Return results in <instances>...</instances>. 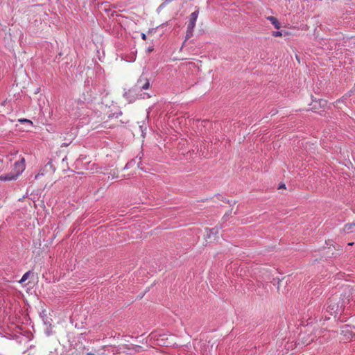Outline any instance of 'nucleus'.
<instances>
[{"label":"nucleus","mask_w":355,"mask_h":355,"mask_svg":"<svg viewBox=\"0 0 355 355\" xmlns=\"http://www.w3.org/2000/svg\"><path fill=\"white\" fill-rule=\"evenodd\" d=\"M28 275H29V273L28 272H26L21 277V280H20V282H25L28 277Z\"/></svg>","instance_id":"obj_9"},{"label":"nucleus","mask_w":355,"mask_h":355,"mask_svg":"<svg viewBox=\"0 0 355 355\" xmlns=\"http://www.w3.org/2000/svg\"><path fill=\"white\" fill-rule=\"evenodd\" d=\"M43 175V173H39L37 175H35V178H38V177H39L40 175Z\"/></svg>","instance_id":"obj_14"},{"label":"nucleus","mask_w":355,"mask_h":355,"mask_svg":"<svg viewBox=\"0 0 355 355\" xmlns=\"http://www.w3.org/2000/svg\"><path fill=\"white\" fill-rule=\"evenodd\" d=\"M137 89H148L150 87V83L147 78L141 76L135 85Z\"/></svg>","instance_id":"obj_4"},{"label":"nucleus","mask_w":355,"mask_h":355,"mask_svg":"<svg viewBox=\"0 0 355 355\" xmlns=\"http://www.w3.org/2000/svg\"><path fill=\"white\" fill-rule=\"evenodd\" d=\"M130 349L128 351V354H135L137 353L141 352L143 348L141 346L131 344Z\"/></svg>","instance_id":"obj_5"},{"label":"nucleus","mask_w":355,"mask_h":355,"mask_svg":"<svg viewBox=\"0 0 355 355\" xmlns=\"http://www.w3.org/2000/svg\"><path fill=\"white\" fill-rule=\"evenodd\" d=\"M343 232L350 233L355 231V221L350 223H347L343 228Z\"/></svg>","instance_id":"obj_6"},{"label":"nucleus","mask_w":355,"mask_h":355,"mask_svg":"<svg viewBox=\"0 0 355 355\" xmlns=\"http://www.w3.org/2000/svg\"><path fill=\"white\" fill-rule=\"evenodd\" d=\"M267 19H268L274 25L275 28H280V24L276 17L273 16H269L267 17Z\"/></svg>","instance_id":"obj_8"},{"label":"nucleus","mask_w":355,"mask_h":355,"mask_svg":"<svg viewBox=\"0 0 355 355\" xmlns=\"http://www.w3.org/2000/svg\"><path fill=\"white\" fill-rule=\"evenodd\" d=\"M147 95V98H150V95L148 94H146Z\"/></svg>","instance_id":"obj_16"},{"label":"nucleus","mask_w":355,"mask_h":355,"mask_svg":"<svg viewBox=\"0 0 355 355\" xmlns=\"http://www.w3.org/2000/svg\"><path fill=\"white\" fill-rule=\"evenodd\" d=\"M19 122H21V123L26 122V123H28L31 125L33 124V122L31 121H30L28 119H19Z\"/></svg>","instance_id":"obj_10"},{"label":"nucleus","mask_w":355,"mask_h":355,"mask_svg":"<svg viewBox=\"0 0 355 355\" xmlns=\"http://www.w3.org/2000/svg\"><path fill=\"white\" fill-rule=\"evenodd\" d=\"M326 104V101H323V105Z\"/></svg>","instance_id":"obj_17"},{"label":"nucleus","mask_w":355,"mask_h":355,"mask_svg":"<svg viewBox=\"0 0 355 355\" xmlns=\"http://www.w3.org/2000/svg\"><path fill=\"white\" fill-rule=\"evenodd\" d=\"M341 340L344 342L350 341L355 339V326L345 324L341 327L340 331Z\"/></svg>","instance_id":"obj_2"},{"label":"nucleus","mask_w":355,"mask_h":355,"mask_svg":"<svg viewBox=\"0 0 355 355\" xmlns=\"http://www.w3.org/2000/svg\"><path fill=\"white\" fill-rule=\"evenodd\" d=\"M25 169V159L21 157L19 160L16 161L14 164V173L8 175H2L0 176L1 181H10L15 180Z\"/></svg>","instance_id":"obj_1"},{"label":"nucleus","mask_w":355,"mask_h":355,"mask_svg":"<svg viewBox=\"0 0 355 355\" xmlns=\"http://www.w3.org/2000/svg\"><path fill=\"white\" fill-rule=\"evenodd\" d=\"M272 35L275 37H279L282 35V33L280 31H276L273 33Z\"/></svg>","instance_id":"obj_11"},{"label":"nucleus","mask_w":355,"mask_h":355,"mask_svg":"<svg viewBox=\"0 0 355 355\" xmlns=\"http://www.w3.org/2000/svg\"><path fill=\"white\" fill-rule=\"evenodd\" d=\"M199 11L198 10L193 12L190 16L189 19L187 24V30L186 33V39H189L193 36V32L194 27L196 26V22L197 18L198 17Z\"/></svg>","instance_id":"obj_3"},{"label":"nucleus","mask_w":355,"mask_h":355,"mask_svg":"<svg viewBox=\"0 0 355 355\" xmlns=\"http://www.w3.org/2000/svg\"><path fill=\"white\" fill-rule=\"evenodd\" d=\"M87 355H94V354L91 353V352H89V353L87 354Z\"/></svg>","instance_id":"obj_15"},{"label":"nucleus","mask_w":355,"mask_h":355,"mask_svg":"<svg viewBox=\"0 0 355 355\" xmlns=\"http://www.w3.org/2000/svg\"><path fill=\"white\" fill-rule=\"evenodd\" d=\"M141 38L144 40H146V35L145 33H141Z\"/></svg>","instance_id":"obj_12"},{"label":"nucleus","mask_w":355,"mask_h":355,"mask_svg":"<svg viewBox=\"0 0 355 355\" xmlns=\"http://www.w3.org/2000/svg\"><path fill=\"white\" fill-rule=\"evenodd\" d=\"M282 188H285V184H282L279 185V189H282Z\"/></svg>","instance_id":"obj_13"},{"label":"nucleus","mask_w":355,"mask_h":355,"mask_svg":"<svg viewBox=\"0 0 355 355\" xmlns=\"http://www.w3.org/2000/svg\"><path fill=\"white\" fill-rule=\"evenodd\" d=\"M131 347V344L129 345V344H121V345H119L118 347H117V352H125V353H128V351L130 349V347Z\"/></svg>","instance_id":"obj_7"}]
</instances>
